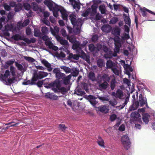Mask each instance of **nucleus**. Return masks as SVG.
I'll return each mask as SVG.
<instances>
[{"mask_svg":"<svg viewBox=\"0 0 155 155\" xmlns=\"http://www.w3.org/2000/svg\"><path fill=\"white\" fill-rule=\"evenodd\" d=\"M124 31L125 32H124L123 33H125L126 34H127L128 35L129 37L127 38H124V41L125 44L127 42V40L130 38V36L129 35V32L130 31V27L128 26H127L126 25H125L124 26Z\"/></svg>","mask_w":155,"mask_h":155,"instance_id":"obj_21","label":"nucleus"},{"mask_svg":"<svg viewBox=\"0 0 155 155\" xmlns=\"http://www.w3.org/2000/svg\"><path fill=\"white\" fill-rule=\"evenodd\" d=\"M42 21L43 23L48 26H49L50 23L49 21L46 18H44L42 19Z\"/></svg>","mask_w":155,"mask_h":155,"instance_id":"obj_55","label":"nucleus"},{"mask_svg":"<svg viewBox=\"0 0 155 155\" xmlns=\"http://www.w3.org/2000/svg\"><path fill=\"white\" fill-rule=\"evenodd\" d=\"M123 16L125 24L127 25L129 27H130L131 26V20L130 17L128 15L125 14H124Z\"/></svg>","mask_w":155,"mask_h":155,"instance_id":"obj_18","label":"nucleus"},{"mask_svg":"<svg viewBox=\"0 0 155 155\" xmlns=\"http://www.w3.org/2000/svg\"><path fill=\"white\" fill-rule=\"evenodd\" d=\"M150 117V116L148 114L146 113L143 114L142 117L143 121L146 124H147L149 122V119Z\"/></svg>","mask_w":155,"mask_h":155,"instance_id":"obj_24","label":"nucleus"},{"mask_svg":"<svg viewBox=\"0 0 155 155\" xmlns=\"http://www.w3.org/2000/svg\"><path fill=\"white\" fill-rule=\"evenodd\" d=\"M41 63L47 68L48 70L50 72L52 71L53 68L50 64L45 60L43 59L41 61Z\"/></svg>","mask_w":155,"mask_h":155,"instance_id":"obj_16","label":"nucleus"},{"mask_svg":"<svg viewBox=\"0 0 155 155\" xmlns=\"http://www.w3.org/2000/svg\"><path fill=\"white\" fill-rule=\"evenodd\" d=\"M97 143L98 145L102 147H104V142L101 138L99 137L97 139Z\"/></svg>","mask_w":155,"mask_h":155,"instance_id":"obj_33","label":"nucleus"},{"mask_svg":"<svg viewBox=\"0 0 155 155\" xmlns=\"http://www.w3.org/2000/svg\"><path fill=\"white\" fill-rule=\"evenodd\" d=\"M74 36L67 37L68 40L70 42L73 43L72 46L73 49L76 50L77 53L79 54L82 51L80 43L78 41H75L74 39Z\"/></svg>","mask_w":155,"mask_h":155,"instance_id":"obj_6","label":"nucleus"},{"mask_svg":"<svg viewBox=\"0 0 155 155\" xmlns=\"http://www.w3.org/2000/svg\"><path fill=\"white\" fill-rule=\"evenodd\" d=\"M12 38L14 40L18 41L19 40H21V36L18 34H16L12 36Z\"/></svg>","mask_w":155,"mask_h":155,"instance_id":"obj_47","label":"nucleus"},{"mask_svg":"<svg viewBox=\"0 0 155 155\" xmlns=\"http://www.w3.org/2000/svg\"><path fill=\"white\" fill-rule=\"evenodd\" d=\"M52 89L55 92L58 91L63 93L66 92V89L64 87H60V82L58 81H55L53 83Z\"/></svg>","mask_w":155,"mask_h":155,"instance_id":"obj_8","label":"nucleus"},{"mask_svg":"<svg viewBox=\"0 0 155 155\" xmlns=\"http://www.w3.org/2000/svg\"><path fill=\"white\" fill-rule=\"evenodd\" d=\"M69 18L73 26V31L74 33L77 35L79 33L81 27L83 23V21L81 18L77 19L76 16L74 14H71L69 16Z\"/></svg>","mask_w":155,"mask_h":155,"instance_id":"obj_5","label":"nucleus"},{"mask_svg":"<svg viewBox=\"0 0 155 155\" xmlns=\"http://www.w3.org/2000/svg\"><path fill=\"white\" fill-rule=\"evenodd\" d=\"M34 35L36 37H38L45 41V44L48 46L49 48L56 51L58 49V48L54 46L52 43L51 41V38H49L47 35H44L42 36V34L40 31L37 29H35L34 30Z\"/></svg>","mask_w":155,"mask_h":155,"instance_id":"obj_4","label":"nucleus"},{"mask_svg":"<svg viewBox=\"0 0 155 155\" xmlns=\"http://www.w3.org/2000/svg\"><path fill=\"white\" fill-rule=\"evenodd\" d=\"M60 42L61 44L63 45L62 47L60 48V49L62 50V49L63 51H64L67 54H69V51L68 49L69 46L68 41L66 40L62 39L61 40Z\"/></svg>","mask_w":155,"mask_h":155,"instance_id":"obj_13","label":"nucleus"},{"mask_svg":"<svg viewBox=\"0 0 155 155\" xmlns=\"http://www.w3.org/2000/svg\"><path fill=\"white\" fill-rule=\"evenodd\" d=\"M1 53V56L3 57H6L7 55V53L5 49L2 50Z\"/></svg>","mask_w":155,"mask_h":155,"instance_id":"obj_57","label":"nucleus"},{"mask_svg":"<svg viewBox=\"0 0 155 155\" xmlns=\"http://www.w3.org/2000/svg\"><path fill=\"white\" fill-rule=\"evenodd\" d=\"M117 118V115L115 114H113L110 116V119L111 121H113Z\"/></svg>","mask_w":155,"mask_h":155,"instance_id":"obj_63","label":"nucleus"},{"mask_svg":"<svg viewBox=\"0 0 155 155\" xmlns=\"http://www.w3.org/2000/svg\"><path fill=\"white\" fill-rule=\"evenodd\" d=\"M21 9V7L20 5H17L15 7V10L16 12H18Z\"/></svg>","mask_w":155,"mask_h":155,"instance_id":"obj_53","label":"nucleus"},{"mask_svg":"<svg viewBox=\"0 0 155 155\" xmlns=\"http://www.w3.org/2000/svg\"><path fill=\"white\" fill-rule=\"evenodd\" d=\"M98 109L100 112L104 113H107L109 110L108 106L106 105L99 106Z\"/></svg>","mask_w":155,"mask_h":155,"instance_id":"obj_17","label":"nucleus"},{"mask_svg":"<svg viewBox=\"0 0 155 155\" xmlns=\"http://www.w3.org/2000/svg\"><path fill=\"white\" fill-rule=\"evenodd\" d=\"M14 62V59L10 60L5 63L4 67L2 65L1 69L0 71V80L5 84L9 85L11 84L17 83L15 78H10V71L8 70H5V69L8 68L9 66L12 65Z\"/></svg>","mask_w":155,"mask_h":155,"instance_id":"obj_2","label":"nucleus"},{"mask_svg":"<svg viewBox=\"0 0 155 155\" xmlns=\"http://www.w3.org/2000/svg\"><path fill=\"white\" fill-rule=\"evenodd\" d=\"M110 80V78L108 75L106 74H104L102 76L100 74H98L97 76V81L98 83L101 82L103 80L104 82H108Z\"/></svg>","mask_w":155,"mask_h":155,"instance_id":"obj_10","label":"nucleus"},{"mask_svg":"<svg viewBox=\"0 0 155 155\" xmlns=\"http://www.w3.org/2000/svg\"><path fill=\"white\" fill-rule=\"evenodd\" d=\"M136 95L135 94H133L132 95L133 99L132 101L133 102V104L131 106L129 109L130 111H131L136 109L139 106V103L138 101H134L135 99Z\"/></svg>","mask_w":155,"mask_h":155,"instance_id":"obj_14","label":"nucleus"},{"mask_svg":"<svg viewBox=\"0 0 155 155\" xmlns=\"http://www.w3.org/2000/svg\"><path fill=\"white\" fill-rule=\"evenodd\" d=\"M146 12H148L149 13L153 15H155V13L152 12L151 11L147 9V8L144 7L142 11V15L144 17H147V13Z\"/></svg>","mask_w":155,"mask_h":155,"instance_id":"obj_19","label":"nucleus"},{"mask_svg":"<svg viewBox=\"0 0 155 155\" xmlns=\"http://www.w3.org/2000/svg\"><path fill=\"white\" fill-rule=\"evenodd\" d=\"M15 64L16 66L18 68V69L21 71L22 72H24L26 71V69L21 64L16 62Z\"/></svg>","mask_w":155,"mask_h":155,"instance_id":"obj_30","label":"nucleus"},{"mask_svg":"<svg viewBox=\"0 0 155 155\" xmlns=\"http://www.w3.org/2000/svg\"><path fill=\"white\" fill-rule=\"evenodd\" d=\"M103 46L100 44H97V45L96 51L97 50L99 51L102 49Z\"/></svg>","mask_w":155,"mask_h":155,"instance_id":"obj_62","label":"nucleus"},{"mask_svg":"<svg viewBox=\"0 0 155 155\" xmlns=\"http://www.w3.org/2000/svg\"><path fill=\"white\" fill-rule=\"evenodd\" d=\"M99 9L102 14H103L105 13L106 10L104 6L101 5L99 7Z\"/></svg>","mask_w":155,"mask_h":155,"instance_id":"obj_50","label":"nucleus"},{"mask_svg":"<svg viewBox=\"0 0 155 155\" xmlns=\"http://www.w3.org/2000/svg\"><path fill=\"white\" fill-rule=\"evenodd\" d=\"M116 81L115 79H113L111 80L110 83V88L112 90H113L115 86Z\"/></svg>","mask_w":155,"mask_h":155,"instance_id":"obj_37","label":"nucleus"},{"mask_svg":"<svg viewBox=\"0 0 155 155\" xmlns=\"http://www.w3.org/2000/svg\"><path fill=\"white\" fill-rule=\"evenodd\" d=\"M41 31L43 35H46L49 33L48 28L46 27H42Z\"/></svg>","mask_w":155,"mask_h":155,"instance_id":"obj_38","label":"nucleus"},{"mask_svg":"<svg viewBox=\"0 0 155 155\" xmlns=\"http://www.w3.org/2000/svg\"><path fill=\"white\" fill-rule=\"evenodd\" d=\"M109 84L107 82H104L102 83L99 84L98 87L99 88L101 89L105 90L106 89L108 86Z\"/></svg>","mask_w":155,"mask_h":155,"instance_id":"obj_23","label":"nucleus"},{"mask_svg":"<svg viewBox=\"0 0 155 155\" xmlns=\"http://www.w3.org/2000/svg\"><path fill=\"white\" fill-rule=\"evenodd\" d=\"M59 50L60 51L58 52V56L64 58L65 56V54L64 52V51H63L62 49V50H61V49H60V48Z\"/></svg>","mask_w":155,"mask_h":155,"instance_id":"obj_43","label":"nucleus"},{"mask_svg":"<svg viewBox=\"0 0 155 155\" xmlns=\"http://www.w3.org/2000/svg\"><path fill=\"white\" fill-rule=\"evenodd\" d=\"M10 70L12 76H15V69L14 67L11 66L10 68Z\"/></svg>","mask_w":155,"mask_h":155,"instance_id":"obj_49","label":"nucleus"},{"mask_svg":"<svg viewBox=\"0 0 155 155\" xmlns=\"http://www.w3.org/2000/svg\"><path fill=\"white\" fill-rule=\"evenodd\" d=\"M35 81H32V79H31V81L30 80L27 81L26 80H25V81L23 82H22V84L24 85H32L35 84Z\"/></svg>","mask_w":155,"mask_h":155,"instance_id":"obj_29","label":"nucleus"},{"mask_svg":"<svg viewBox=\"0 0 155 155\" xmlns=\"http://www.w3.org/2000/svg\"><path fill=\"white\" fill-rule=\"evenodd\" d=\"M68 54H69V58L71 59L78 60L79 58V56L77 54H73L72 53H70V52Z\"/></svg>","mask_w":155,"mask_h":155,"instance_id":"obj_39","label":"nucleus"},{"mask_svg":"<svg viewBox=\"0 0 155 155\" xmlns=\"http://www.w3.org/2000/svg\"><path fill=\"white\" fill-rule=\"evenodd\" d=\"M24 6L25 9L28 11L31 8L30 5L28 3H25L24 5Z\"/></svg>","mask_w":155,"mask_h":155,"instance_id":"obj_54","label":"nucleus"},{"mask_svg":"<svg viewBox=\"0 0 155 155\" xmlns=\"http://www.w3.org/2000/svg\"><path fill=\"white\" fill-rule=\"evenodd\" d=\"M98 39V36L97 35H94L92 36L91 40L93 42H95L97 41Z\"/></svg>","mask_w":155,"mask_h":155,"instance_id":"obj_61","label":"nucleus"},{"mask_svg":"<svg viewBox=\"0 0 155 155\" xmlns=\"http://www.w3.org/2000/svg\"><path fill=\"white\" fill-rule=\"evenodd\" d=\"M101 30L104 32H110V28L108 25H105L102 27Z\"/></svg>","mask_w":155,"mask_h":155,"instance_id":"obj_32","label":"nucleus"},{"mask_svg":"<svg viewBox=\"0 0 155 155\" xmlns=\"http://www.w3.org/2000/svg\"><path fill=\"white\" fill-rule=\"evenodd\" d=\"M76 94L78 95H84L85 93L84 91H81V90H78L76 92Z\"/></svg>","mask_w":155,"mask_h":155,"instance_id":"obj_58","label":"nucleus"},{"mask_svg":"<svg viewBox=\"0 0 155 155\" xmlns=\"http://www.w3.org/2000/svg\"><path fill=\"white\" fill-rule=\"evenodd\" d=\"M48 75V73L41 71H38L37 70L34 71L32 80L36 81L38 79H41L46 77Z\"/></svg>","mask_w":155,"mask_h":155,"instance_id":"obj_7","label":"nucleus"},{"mask_svg":"<svg viewBox=\"0 0 155 155\" xmlns=\"http://www.w3.org/2000/svg\"><path fill=\"white\" fill-rule=\"evenodd\" d=\"M121 29L118 26L114 28L112 30V34L114 35L113 38L114 41V52L112 51L108 52V55H105L106 58H111L113 57H116L117 53H119L120 48L123 47L125 46L124 38H128V35L125 33H123L120 35Z\"/></svg>","mask_w":155,"mask_h":155,"instance_id":"obj_1","label":"nucleus"},{"mask_svg":"<svg viewBox=\"0 0 155 155\" xmlns=\"http://www.w3.org/2000/svg\"><path fill=\"white\" fill-rule=\"evenodd\" d=\"M139 105L140 107H142L144 105H146V106L147 108L149 107L147 105V100L146 97L143 95L140 94L139 96Z\"/></svg>","mask_w":155,"mask_h":155,"instance_id":"obj_12","label":"nucleus"},{"mask_svg":"<svg viewBox=\"0 0 155 155\" xmlns=\"http://www.w3.org/2000/svg\"><path fill=\"white\" fill-rule=\"evenodd\" d=\"M118 21V19L117 18L114 17L111 19L109 22L110 24H114Z\"/></svg>","mask_w":155,"mask_h":155,"instance_id":"obj_44","label":"nucleus"},{"mask_svg":"<svg viewBox=\"0 0 155 155\" xmlns=\"http://www.w3.org/2000/svg\"><path fill=\"white\" fill-rule=\"evenodd\" d=\"M109 104L113 106H114L117 104V101L115 99H113L110 100L109 102Z\"/></svg>","mask_w":155,"mask_h":155,"instance_id":"obj_52","label":"nucleus"},{"mask_svg":"<svg viewBox=\"0 0 155 155\" xmlns=\"http://www.w3.org/2000/svg\"><path fill=\"white\" fill-rule=\"evenodd\" d=\"M111 69L112 71L116 75H119V71L115 67H114L113 68Z\"/></svg>","mask_w":155,"mask_h":155,"instance_id":"obj_51","label":"nucleus"},{"mask_svg":"<svg viewBox=\"0 0 155 155\" xmlns=\"http://www.w3.org/2000/svg\"><path fill=\"white\" fill-rule=\"evenodd\" d=\"M97 64L98 67L100 68L103 67L105 64L104 61L101 59H99L97 60Z\"/></svg>","mask_w":155,"mask_h":155,"instance_id":"obj_35","label":"nucleus"},{"mask_svg":"<svg viewBox=\"0 0 155 155\" xmlns=\"http://www.w3.org/2000/svg\"><path fill=\"white\" fill-rule=\"evenodd\" d=\"M14 122H13L8 123H7L5 124V125H9V127L16 126H17L19 124V123H17L15 124H12Z\"/></svg>","mask_w":155,"mask_h":155,"instance_id":"obj_56","label":"nucleus"},{"mask_svg":"<svg viewBox=\"0 0 155 155\" xmlns=\"http://www.w3.org/2000/svg\"><path fill=\"white\" fill-rule=\"evenodd\" d=\"M24 58L25 60L29 62H33L35 61V60L33 58L30 57L24 56Z\"/></svg>","mask_w":155,"mask_h":155,"instance_id":"obj_46","label":"nucleus"},{"mask_svg":"<svg viewBox=\"0 0 155 155\" xmlns=\"http://www.w3.org/2000/svg\"><path fill=\"white\" fill-rule=\"evenodd\" d=\"M89 49L90 51L91 52L96 51V47H95L93 44H90L89 46Z\"/></svg>","mask_w":155,"mask_h":155,"instance_id":"obj_41","label":"nucleus"},{"mask_svg":"<svg viewBox=\"0 0 155 155\" xmlns=\"http://www.w3.org/2000/svg\"><path fill=\"white\" fill-rule=\"evenodd\" d=\"M91 8H88L87 10L82 14V16L84 17H86L88 16L91 12Z\"/></svg>","mask_w":155,"mask_h":155,"instance_id":"obj_45","label":"nucleus"},{"mask_svg":"<svg viewBox=\"0 0 155 155\" xmlns=\"http://www.w3.org/2000/svg\"><path fill=\"white\" fill-rule=\"evenodd\" d=\"M88 97L90 99L89 101L93 106L94 107L95 105L98 103V102L95 100V97L94 96L90 95L88 96Z\"/></svg>","mask_w":155,"mask_h":155,"instance_id":"obj_20","label":"nucleus"},{"mask_svg":"<svg viewBox=\"0 0 155 155\" xmlns=\"http://www.w3.org/2000/svg\"><path fill=\"white\" fill-rule=\"evenodd\" d=\"M50 29L51 33L53 35L58 34L59 31V28L56 26L54 27V29L51 28H50Z\"/></svg>","mask_w":155,"mask_h":155,"instance_id":"obj_26","label":"nucleus"},{"mask_svg":"<svg viewBox=\"0 0 155 155\" xmlns=\"http://www.w3.org/2000/svg\"><path fill=\"white\" fill-rule=\"evenodd\" d=\"M71 74L74 77H76L78 74L79 70L77 68H73L71 71Z\"/></svg>","mask_w":155,"mask_h":155,"instance_id":"obj_31","label":"nucleus"},{"mask_svg":"<svg viewBox=\"0 0 155 155\" xmlns=\"http://www.w3.org/2000/svg\"><path fill=\"white\" fill-rule=\"evenodd\" d=\"M123 81L124 84H126L128 87L130 88V80H128L127 78H124L123 80Z\"/></svg>","mask_w":155,"mask_h":155,"instance_id":"obj_42","label":"nucleus"},{"mask_svg":"<svg viewBox=\"0 0 155 155\" xmlns=\"http://www.w3.org/2000/svg\"><path fill=\"white\" fill-rule=\"evenodd\" d=\"M101 18V15L99 13L96 14L94 20H100Z\"/></svg>","mask_w":155,"mask_h":155,"instance_id":"obj_60","label":"nucleus"},{"mask_svg":"<svg viewBox=\"0 0 155 155\" xmlns=\"http://www.w3.org/2000/svg\"><path fill=\"white\" fill-rule=\"evenodd\" d=\"M29 22V20L28 19H26L21 24V26L23 27L26 26L28 25Z\"/></svg>","mask_w":155,"mask_h":155,"instance_id":"obj_48","label":"nucleus"},{"mask_svg":"<svg viewBox=\"0 0 155 155\" xmlns=\"http://www.w3.org/2000/svg\"><path fill=\"white\" fill-rule=\"evenodd\" d=\"M88 78L89 80L92 81H95L96 78L95 73L93 72H90L89 73L88 75Z\"/></svg>","mask_w":155,"mask_h":155,"instance_id":"obj_25","label":"nucleus"},{"mask_svg":"<svg viewBox=\"0 0 155 155\" xmlns=\"http://www.w3.org/2000/svg\"><path fill=\"white\" fill-rule=\"evenodd\" d=\"M80 54H81V58L88 63H90V57L89 56L87 55L83 51H81Z\"/></svg>","mask_w":155,"mask_h":155,"instance_id":"obj_22","label":"nucleus"},{"mask_svg":"<svg viewBox=\"0 0 155 155\" xmlns=\"http://www.w3.org/2000/svg\"><path fill=\"white\" fill-rule=\"evenodd\" d=\"M122 143L125 149L127 150L130 147V143L129 138L127 135L122 136L121 138Z\"/></svg>","mask_w":155,"mask_h":155,"instance_id":"obj_9","label":"nucleus"},{"mask_svg":"<svg viewBox=\"0 0 155 155\" xmlns=\"http://www.w3.org/2000/svg\"><path fill=\"white\" fill-rule=\"evenodd\" d=\"M71 76L70 75L64 78L63 82L65 84H68L69 83L70 80L71 78Z\"/></svg>","mask_w":155,"mask_h":155,"instance_id":"obj_34","label":"nucleus"},{"mask_svg":"<svg viewBox=\"0 0 155 155\" xmlns=\"http://www.w3.org/2000/svg\"><path fill=\"white\" fill-rule=\"evenodd\" d=\"M97 6L96 5H93L91 7V15L95 14L97 12Z\"/></svg>","mask_w":155,"mask_h":155,"instance_id":"obj_36","label":"nucleus"},{"mask_svg":"<svg viewBox=\"0 0 155 155\" xmlns=\"http://www.w3.org/2000/svg\"><path fill=\"white\" fill-rule=\"evenodd\" d=\"M69 1L70 3L72 6L73 8L77 12L79 10L81 5H82L83 7L84 4H81L75 0H69Z\"/></svg>","mask_w":155,"mask_h":155,"instance_id":"obj_11","label":"nucleus"},{"mask_svg":"<svg viewBox=\"0 0 155 155\" xmlns=\"http://www.w3.org/2000/svg\"><path fill=\"white\" fill-rule=\"evenodd\" d=\"M112 95L117 98L121 99L123 97L124 94L123 91L120 89H117L116 92H113Z\"/></svg>","mask_w":155,"mask_h":155,"instance_id":"obj_15","label":"nucleus"},{"mask_svg":"<svg viewBox=\"0 0 155 155\" xmlns=\"http://www.w3.org/2000/svg\"><path fill=\"white\" fill-rule=\"evenodd\" d=\"M55 75L56 78L58 79H63L65 76L64 74H63L60 72H59V73Z\"/></svg>","mask_w":155,"mask_h":155,"instance_id":"obj_40","label":"nucleus"},{"mask_svg":"<svg viewBox=\"0 0 155 155\" xmlns=\"http://www.w3.org/2000/svg\"><path fill=\"white\" fill-rule=\"evenodd\" d=\"M26 32L27 35H30L31 33V29L29 28H27L26 29Z\"/></svg>","mask_w":155,"mask_h":155,"instance_id":"obj_64","label":"nucleus"},{"mask_svg":"<svg viewBox=\"0 0 155 155\" xmlns=\"http://www.w3.org/2000/svg\"><path fill=\"white\" fill-rule=\"evenodd\" d=\"M61 34L64 37L67 36V37H69L68 36H67L66 31L64 29H62L61 30Z\"/></svg>","mask_w":155,"mask_h":155,"instance_id":"obj_59","label":"nucleus"},{"mask_svg":"<svg viewBox=\"0 0 155 155\" xmlns=\"http://www.w3.org/2000/svg\"><path fill=\"white\" fill-rule=\"evenodd\" d=\"M131 117L132 118L137 119V118L140 117V115L138 112L134 111L131 113Z\"/></svg>","mask_w":155,"mask_h":155,"instance_id":"obj_28","label":"nucleus"},{"mask_svg":"<svg viewBox=\"0 0 155 155\" xmlns=\"http://www.w3.org/2000/svg\"><path fill=\"white\" fill-rule=\"evenodd\" d=\"M44 3L47 5L50 10L52 11L53 15L54 17H58L59 13H60L64 20H67L68 13L64 8H61L58 6L54 5L52 3L48 1L44 2Z\"/></svg>","mask_w":155,"mask_h":155,"instance_id":"obj_3","label":"nucleus"},{"mask_svg":"<svg viewBox=\"0 0 155 155\" xmlns=\"http://www.w3.org/2000/svg\"><path fill=\"white\" fill-rule=\"evenodd\" d=\"M115 63L109 60L107 61L106 65L107 68L112 69L115 66Z\"/></svg>","mask_w":155,"mask_h":155,"instance_id":"obj_27","label":"nucleus"}]
</instances>
